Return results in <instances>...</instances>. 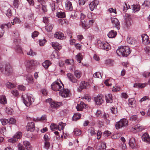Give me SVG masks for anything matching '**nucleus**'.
Returning a JSON list of instances; mask_svg holds the SVG:
<instances>
[{
  "mask_svg": "<svg viewBox=\"0 0 150 150\" xmlns=\"http://www.w3.org/2000/svg\"><path fill=\"white\" fill-rule=\"evenodd\" d=\"M113 61L110 59L107 60L105 62V63L107 65L112 66L113 65Z\"/></svg>",
  "mask_w": 150,
  "mask_h": 150,
  "instance_id": "obj_57",
  "label": "nucleus"
},
{
  "mask_svg": "<svg viewBox=\"0 0 150 150\" xmlns=\"http://www.w3.org/2000/svg\"><path fill=\"white\" fill-rule=\"evenodd\" d=\"M89 85L88 83L85 81H82L80 83L79 88L78 89L79 92H81L82 90L86 88Z\"/></svg>",
  "mask_w": 150,
  "mask_h": 150,
  "instance_id": "obj_15",
  "label": "nucleus"
},
{
  "mask_svg": "<svg viewBox=\"0 0 150 150\" xmlns=\"http://www.w3.org/2000/svg\"><path fill=\"white\" fill-rule=\"evenodd\" d=\"M0 103L2 104L7 103V100L5 96H2L0 97Z\"/></svg>",
  "mask_w": 150,
  "mask_h": 150,
  "instance_id": "obj_37",
  "label": "nucleus"
},
{
  "mask_svg": "<svg viewBox=\"0 0 150 150\" xmlns=\"http://www.w3.org/2000/svg\"><path fill=\"white\" fill-rule=\"evenodd\" d=\"M49 0V1H48V2L50 3V7L52 9V11H54L55 9L54 3L52 1H51L50 0Z\"/></svg>",
  "mask_w": 150,
  "mask_h": 150,
  "instance_id": "obj_32",
  "label": "nucleus"
},
{
  "mask_svg": "<svg viewBox=\"0 0 150 150\" xmlns=\"http://www.w3.org/2000/svg\"><path fill=\"white\" fill-rule=\"evenodd\" d=\"M11 27V24L10 23H8L7 24H2L1 26V29H5L6 28H10Z\"/></svg>",
  "mask_w": 150,
  "mask_h": 150,
  "instance_id": "obj_31",
  "label": "nucleus"
},
{
  "mask_svg": "<svg viewBox=\"0 0 150 150\" xmlns=\"http://www.w3.org/2000/svg\"><path fill=\"white\" fill-rule=\"evenodd\" d=\"M56 16L59 18H63L65 17V14L64 12H57V13Z\"/></svg>",
  "mask_w": 150,
  "mask_h": 150,
  "instance_id": "obj_36",
  "label": "nucleus"
},
{
  "mask_svg": "<svg viewBox=\"0 0 150 150\" xmlns=\"http://www.w3.org/2000/svg\"><path fill=\"white\" fill-rule=\"evenodd\" d=\"M110 110L112 114H115L117 112V110L116 108L115 107H112L110 109Z\"/></svg>",
  "mask_w": 150,
  "mask_h": 150,
  "instance_id": "obj_63",
  "label": "nucleus"
},
{
  "mask_svg": "<svg viewBox=\"0 0 150 150\" xmlns=\"http://www.w3.org/2000/svg\"><path fill=\"white\" fill-rule=\"evenodd\" d=\"M59 94L62 97L65 98L70 96L71 93L70 90L67 89H63L59 91Z\"/></svg>",
  "mask_w": 150,
  "mask_h": 150,
  "instance_id": "obj_10",
  "label": "nucleus"
},
{
  "mask_svg": "<svg viewBox=\"0 0 150 150\" xmlns=\"http://www.w3.org/2000/svg\"><path fill=\"white\" fill-rule=\"evenodd\" d=\"M74 75L77 79H79L81 76V72L78 70H76L74 71Z\"/></svg>",
  "mask_w": 150,
  "mask_h": 150,
  "instance_id": "obj_35",
  "label": "nucleus"
},
{
  "mask_svg": "<svg viewBox=\"0 0 150 150\" xmlns=\"http://www.w3.org/2000/svg\"><path fill=\"white\" fill-rule=\"evenodd\" d=\"M129 146L132 149H135L137 147V144L135 140L133 137L131 138L129 140Z\"/></svg>",
  "mask_w": 150,
  "mask_h": 150,
  "instance_id": "obj_16",
  "label": "nucleus"
},
{
  "mask_svg": "<svg viewBox=\"0 0 150 150\" xmlns=\"http://www.w3.org/2000/svg\"><path fill=\"white\" fill-rule=\"evenodd\" d=\"M67 76L69 80L73 83H76L78 79L76 78L72 74L68 73L67 74Z\"/></svg>",
  "mask_w": 150,
  "mask_h": 150,
  "instance_id": "obj_17",
  "label": "nucleus"
},
{
  "mask_svg": "<svg viewBox=\"0 0 150 150\" xmlns=\"http://www.w3.org/2000/svg\"><path fill=\"white\" fill-rule=\"evenodd\" d=\"M93 77H96L99 78H102V76L101 73L99 72H97L93 74Z\"/></svg>",
  "mask_w": 150,
  "mask_h": 150,
  "instance_id": "obj_40",
  "label": "nucleus"
},
{
  "mask_svg": "<svg viewBox=\"0 0 150 150\" xmlns=\"http://www.w3.org/2000/svg\"><path fill=\"white\" fill-rule=\"evenodd\" d=\"M144 127L141 126H140L139 125H136L133 127H132V130H136L137 131H142L144 129Z\"/></svg>",
  "mask_w": 150,
  "mask_h": 150,
  "instance_id": "obj_23",
  "label": "nucleus"
},
{
  "mask_svg": "<svg viewBox=\"0 0 150 150\" xmlns=\"http://www.w3.org/2000/svg\"><path fill=\"white\" fill-rule=\"evenodd\" d=\"M111 133V132L109 131H105L104 132L103 135L105 137H106L110 136Z\"/></svg>",
  "mask_w": 150,
  "mask_h": 150,
  "instance_id": "obj_60",
  "label": "nucleus"
},
{
  "mask_svg": "<svg viewBox=\"0 0 150 150\" xmlns=\"http://www.w3.org/2000/svg\"><path fill=\"white\" fill-rule=\"evenodd\" d=\"M65 125V123L62 122L59 123V125L57 126V128H58L59 129L61 128L62 129H63Z\"/></svg>",
  "mask_w": 150,
  "mask_h": 150,
  "instance_id": "obj_54",
  "label": "nucleus"
},
{
  "mask_svg": "<svg viewBox=\"0 0 150 150\" xmlns=\"http://www.w3.org/2000/svg\"><path fill=\"white\" fill-rule=\"evenodd\" d=\"M27 129L28 131H33L35 129L34 123L33 122L28 123L27 125Z\"/></svg>",
  "mask_w": 150,
  "mask_h": 150,
  "instance_id": "obj_19",
  "label": "nucleus"
},
{
  "mask_svg": "<svg viewBox=\"0 0 150 150\" xmlns=\"http://www.w3.org/2000/svg\"><path fill=\"white\" fill-rule=\"evenodd\" d=\"M127 43L134 46L136 47L137 45V41L133 38L128 37L127 39Z\"/></svg>",
  "mask_w": 150,
  "mask_h": 150,
  "instance_id": "obj_14",
  "label": "nucleus"
},
{
  "mask_svg": "<svg viewBox=\"0 0 150 150\" xmlns=\"http://www.w3.org/2000/svg\"><path fill=\"white\" fill-rule=\"evenodd\" d=\"M13 111V110L10 108H6V113L9 115H11Z\"/></svg>",
  "mask_w": 150,
  "mask_h": 150,
  "instance_id": "obj_53",
  "label": "nucleus"
},
{
  "mask_svg": "<svg viewBox=\"0 0 150 150\" xmlns=\"http://www.w3.org/2000/svg\"><path fill=\"white\" fill-rule=\"evenodd\" d=\"M6 85L7 88L10 89H11L16 86L15 85L10 82H7L6 84Z\"/></svg>",
  "mask_w": 150,
  "mask_h": 150,
  "instance_id": "obj_38",
  "label": "nucleus"
},
{
  "mask_svg": "<svg viewBox=\"0 0 150 150\" xmlns=\"http://www.w3.org/2000/svg\"><path fill=\"white\" fill-rule=\"evenodd\" d=\"M0 120L3 125H5L8 123V119H1Z\"/></svg>",
  "mask_w": 150,
  "mask_h": 150,
  "instance_id": "obj_47",
  "label": "nucleus"
},
{
  "mask_svg": "<svg viewBox=\"0 0 150 150\" xmlns=\"http://www.w3.org/2000/svg\"><path fill=\"white\" fill-rule=\"evenodd\" d=\"M76 59L78 62L80 63L81 60L82 59V55L81 53H79L76 56Z\"/></svg>",
  "mask_w": 150,
  "mask_h": 150,
  "instance_id": "obj_34",
  "label": "nucleus"
},
{
  "mask_svg": "<svg viewBox=\"0 0 150 150\" xmlns=\"http://www.w3.org/2000/svg\"><path fill=\"white\" fill-rule=\"evenodd\" d=\"M86 105L83 102H81L79 104H78L76 108L78 111L82 110L83 108L86 107Z\"/></svg>",
  "mask_w": 150,
  "mask_h": 150,
  "instance_id": "obj_24",
  "label": "nucleus"
},
{
  "mask_svg": "<svg viewBox=\"0 0 150 150\" xmlns=\"http://www.w3.org/2000/svg\"><path fill=\"white\" fill-rule=\"evenodd\" d=\"M28 55H30L32 56H33L36 55V53L34 52L32 50L30 49L29 52H28L27 53Z\"/></svg>",
  "mask_w": 150,
  "mask_h": 150,
  "instance_id": "obj_56",
  "label": "nucleus"
},
{
  "mask_svg": "<svg viewBox=\"0 0 150 150\" xmlns=\"http://www.w3.org/2000/svg\"><path fill=\"white\" fill-rule=\"evenodd\" d=\"M111 20L113 26L115 27L117 30L119 29L120 25L118 20L116 18L112 17L111 18Z\"/></svg>",
  "mask_w": 150,
  "mask_h": 150,
  "instance_id": "obj_13",
  "label": "nucleus"
},
{
  "mask_svg": "<svg viewBox=\"0 0 150 150\" xmlns=\"http://www.w3.org/2000/svg\"><path fill=\"white\" fill-rule=\"evenodd\" d=\"M15 49L18 53H21L22 52V49L21 47L19 45L16 46L15 48Z\"/></svg>",
  "mask_w": 150,
  "mask_h": 150,
  "instance_id": "obj_46",
  "label": "nucleus"
},
{
  "mask_svg": "<svg viewBox=\"0 0 150 150\" xmlns=\"http://www.w3.org/2000/svg\"><path fill=\"white\" fill-rule=\"evenodd\" d=\"M22 133L21 132H19L13 136V137L11 139L8 140V141L9 142H15L17 141L18 139H20L21 137Z\"/></svg>",
  "mask_w": 150,
  "mask_h": 150,
  "instance_id": "obj_12",
  "label": "nucleus"
},
{
  "mask_svg": "<svg viewBox=\"0 0 150 150\" xmlns=\"http://www.w3.org/2000/svg\"><path fill=\"white\" fill-rule=\"evenodd\" d=\"M133 10L135 12L139 11L140 9V6L138 5H134L132 7Z\"/></svg>",
  "mask_w": 150,
  "mask_h": 150,
  "instance_id": "obj_44",
  "label": "nucleus"
},
{
  "mask_svg": "<svg viewBox=\"0 0 150 150\" xmlns=\"http://www.w3.org/2000/svg\"><path fill=\"white\" fill-rule=\"evenodd\" d=\"M47 102L49 103V105L52 108H58L62 105V102H54L51 99H47Z\"/></svg>",
  "mask_w": 150,
  "mask_h": 150,
  "instance_id": "obj_9",
  "label": "nucleus"
},
{
  "mask_svg": "<svg viewBox=\"0 0 150 150\" xmlns=\"http://www.w3.org/2000/svg\"><path fill=\"white\" fill-rule=\"evenodd\" d=\"M106 147V145L105 143L104 142H102L101 143L99 149L100 150H105V149Z\"/></svg>",
  "mask_w": 150,
  "mask_h": 150,
  "instance_id": "obj_49",
  "label": "nucleus"
},
{
  "mask_svg": "<svg viewBox=\"0 0 150 150\" xmlns=\"http://www.w3.org/2000/svg\"><path fill=\"white\" fill-rule=\"evenodd\" d=\"M65 63L67 64H73L74 62L73 59H67L65 61Z\"/></svg>",
  "mask_w": 150,
  "mask_h": 150,
  "instance_id": "obj_51",
  "label": "nucleus"
},
{
  "mask_svg": "<svg viewBox=\"0 0 150 150\" xmlns=\"http://www.w3.org/2000/svg\"><path fill=\"white\" fill-rule=\"evenodd\" d=\"M52 58H58V54L56 51H53L51 54Z\"/></svg>",
  "mask_w": 150,
  "mask_h": 150,
  "instance_id": "obj_42",
  "label": "nucleus"
},
{
  "mask_svg": "<svg viewBox=\"0 0 150 150\" xmlns=\"http://www.w3.org/2000/svg\"><path fill=\"white\" fill-rule=\"evenodd\" d=\"M13 95L15 96H17L18 95V91L16 90H14L11 91Z\"/></svg>",
  "mask_w": 150,
  "mask_h": 150,
  "instance_id": "obj_62",
  "label": "nucleus"
},
{
  "mask_svg": "<svg viewBox=\"0 0 150 150\" xmlns=\"http://www.w3.org/2000/svg\"><path fill=\"white\" fill-rule=\"evenodd\" d=\"M103 97L102 95H99L96 97L94 98L95 101L97 105H101L102 104L104 100Z\"/></svg>",
  "mask_w": 150,
  "mask_h": 150,
  "instance_id": "obj_11",
  "label": "nucleus"
},
{
  "mask_svg": "<svg viewBox=\"0 0 150 150\" xmlns=\"http://www.w3.org/2000/svg\"><path fill=\"white\" fill-rule=\"evenodd\" d=\"M98 3V2L97 1H94L90 4L89 6L91 11H93L95 8H96Z\"/></svg>",
  "mask_w": 150,
  "mask_h": 150,
  "instance_id": "obj_21",
  "label": "nucleus"
},
{
  "mask_svg": "<svg viewBox=\"0 0 150 150\" xmlns=\"http://www.w3.org/2000/svg\"><path fill=\"white\" fill-rule=\"evenodd\" d=\"M39 62L34 60L28 61L25 63L26 70L28 72H30L33 69V67L38 65Z\"/></svg>",
  "mask_w": 150,
  "mask_h": 150,
  "instance_id": "obj_3",
  "label": "nucleus"
},
{
  "mask_svg": "<svg viewBox=\"0 0 150 150\" xmlns=\"http://www.w3.org/2000/svg\"><path fill=\"white\" fill-rule=\"evenodd\" d=\"M26 78L28 83H32L33 82V78L31 75L28 74L26 75Z\"/></svg>",
  "mask_w": 150,
  "mask_h": 150,
  "instance_id": "obj_33",
  "label": "nucleus"
},
{
  "mask_svg": "<svg viewBox=\"0 0 150 150\" xmlns=\"http://www.w3.org/2000/svg\"><path fill=\"white\" fill-rule=\"evenodd\" d=\"M52 45L54 49L58 50H59L62 48L61 45L57 42H52Z\"/></svg>",
  "mask_w": 150,
  "mask_h": 150,
  "instance_id": "obj_22",
  "label": "nucleus"
},
{
  "mask_svg": "<svg viewBox=\"0 0 150 150\" xmlns=\"http://www.w3.org/2000/svg\"><path fill=\"white\" fill-rule=\"evenodd\" d=\"M0 70L3 73L7 76L11 75L13 73L12 68L9 64H0Z\"/></svg>",
  "mask_w": 150,
  "mask_h": 150,
  "instance_id": "obj_2",
  "label": "nucleus"
},
{
  "mask_svg": "<svg viewBox=\"0 0 150 150\" xmlns=\"http://www.w3.org/2000/svg\"><path fill=\"white\" fill-rule=\"evenodd\" d=\"M128 121L125 119H121L119 121L116 122L115 124L116 129H118L122 128L125 127H127L128 125Z\"/></svg>",
  "mask_w": 150,
  "mask_h": 150,
  "instance_id": "obj_5",
  "label": "nucleus"
},
{
  "mask_svg": "<svg viewBox=\"0 0 150 150\" xmlns=\"http://www.w3.org/2000/svg\"><path fill=\"white\" fill-rule=\"evenodd\" d=\"M18 146L19 150H24L25 149L24 147L20 143L18 144Z\"/></svg>",
  "mask_w": 150,
  "mask_h": 150,
  "instance_id": "obj_64",
  "label": "nucleus"
},
{
  "mask_svg": "<svg viewBox=\"0 0 150 150\" xmlns=\"http://www.w3.org/2000/svg\"><path fill=\"white\" fill-rule=\"evenodd\" d=\"M54 37L55 38L60 40L64 39L66 37L64 34L60 32H57L54 34Z\"/></svg>",
  "mask_w": 150,
  "mask_h": 150,
  "instance_id": "obj_18",
  "label": "nucleus"
},
{
  "mask_svg": "<svg viewBox=\"0 0 150 150\" xmlns=\"http://www.w3.org/2000/svg\"><path fill=\"white\" fill-rule=\"evenodd\" d=\"M53 25L49 23L47 24V31L51 32L53 28Z\"/></svg>",
  "mask_w": 150,
  "mask_h": 150,
  "instance_id": "obj_45",
  "label": "nucleus"
},
{
  "mask_svg": "<svg viewBox=\"0 0 150 150\" xmlns=\"http://www.w3.org/2000/svg\"><path fill=\"white\" fill-rule=\"evenodd\" d=\"M137 119V116L136 115H133L131 116L130 117V119L131 121H136Z\"/></svg>",
  "mask_w": 150,
  "mask_h": 150,
  "instance_id": "obj_61",
  "label": "nucleus"
},
{
  "mask_svg": "<svg viewBox=\"0 0 150 150\" xmlns=\"http://www.w3.org/2000/svg\"><path fill=\"white\" fill-rule=\"evenodd\" d=\"M117 33L115 31L112 30L108 34V36L110 38H113L115 37Z\"/></svg>",
  "mask_w": 150,
  "mask_h": 150,
  "instance_id": "obj_29",
  "label": "nucleus"
},
{
  "mask_svg": "<svg viewBox=\"0 0 150 150\" xmlns=\"http://www.w3.org/2000/svg\"><path fill=\"white\" fill-rule=\"evenodd\" d=\"M8 123L11 124H14L15 123L16 120L13 118H10L8 119Z\"/></svg>",
  "mask_w": 150,
  "mask_h": 150,
  "instance_id": "obj_48",
  "label": "nucleus"
},
{
  "mask_svg": "<svg viewBox=\"0 0 150 150\" xmlns=\"http://www.w3.org/2000/svg\"><path fill=\"white\" fill-rule=\"evenodd\" d=\"M88 133H90L91 136L94 135L96 134L94 129L92 127L90 128L88 130Z\"/></svg>",
  "mask_w": 150,
  "mask_h": 150,
  "instance_id": "obj_43",
  "label": "nucleus"
},
{
  "mask_svg": "<svg viewBox=\"0 0 150 150\" xmlns=\"http://www.w3.org/2000/svg\"><path fill=\"white\" fill-rule=\"evenodd\" d=\"M50 128L51 130L54 131L57 128V125L54 124H51L50 126Z\"/></svg>",
  "mask_w": 150,
  "mask_h": 150,
  "instance_id": "obj_58",
  "label": "nucleus"
},
{
  "mask_svg": "<svg viewBox=\"0 0 150 150\" xmlns=\"http://www.w3.org/2000/svg\"><path fill=\"white\" fill-rule=\"evenodd\" d=\"M116 53L120 56L127 57L131 53L130 48L128 46H120L117 49Z\"/></svg>",
  "mask_w": 150,
  "mask_h": 150,
  "instance_id": "obj_1",
  "label": "nucleus"
},
{
  "mask_svg": "<svg viewBox=\"0 0 150 150\" xmlns=\"http://www.w3.org/2000/svg\"><path fill=\"white\" fill-rule=\"evenodd\" d=\"M19 3L18 0H14L13 3V6L17 8L19 5Z\"/></svg>",
  "mask_w": 150,
  "mask_h": 150,
  "instance_id": "obj_55",
  "label": "nucleus"
},
{
  "mask_svg": "<svg viewBox=\"0 0 150 150\" xmlns=\"http://www.w3.org/2000/svg\"><path fill=\"white\" fill-rule=\"evenodd\" d=\"M65 6L67 10L71 11L73 9L72 4L71 2L67 1L65 2Z\"/></svg>",
  "mask_w": 150,
  "mask_h": 150,
  "instance_id": "obj_25",
  "label": "nucleus"
},
{
  "mask_svg": "<svg viewBox=\"0 0 150 150\" xmlns=\"http://www.w3.org/2000/svg\"><path fill=\"white\" fill-rule=\"evenodd\" d=\"M142 40L143 42L145 43L147 42L148 40V37L147 35H145L144 36L142 35Z\"/></svg>",
  "mask_w": 150,
  "mask_h": 150,
  "instance_id": "obj_39",
  "label": "nucleus"
},
{
  "mask_svg": "<svg viewBox=\"0 0 150 150\" xmlns=\"http://www.w3.org/2000/svg\"><path fill=\"white\" fill-rule=\"evenodd\" d=\"M143 141L148 143H150V137L147 133H145L142 136Z\"/></svg>",
  "mask_w": 150,
  "mask_h": 150,
  "instance_id": "obj_20",
  "label": "nucleus"
},
{
  "mask_svg": "<svg viewBox=\"0 0 150 150\" xmlns=\"http://www.w3.org/2000/svg\"><path fill=\"white\" fill-rule=\"evenodd\" d=\"M120 87L119 86H113L112 89V91H113L117 92L120 91Z\"/></svg>",
  "mask_w": 150,
  "mask_h": 150,
  "instance_id": "obj_52",
  "label": "nucleus"
},
{
  "mask_svg": "<svg viewBox=\"0 0 150 150\" xmlns=\"http://www.w3.org/2000/svg\"><path fill=\"white\" fill-rule=\"evenodd\" d=\"M23 144L25 146L27 150H32V146L30 145V143L29 142L26 141H25L23 142Z\"/></svg>",
  "mask_w": 150,
  "mask_h": 150,
  "instance_id": "obj_27",
  "label": "nucleus"
},
{
  "mask_svg": "<svg viewBox=\"0 0 150 150\" xmlns=\"http://www.w3.org/2000/svg\"><path fill=\"white\" fill-rule=\"evenodd\" d=\"M51 88L55 91H60L63 89L64 86L61 82L60 83L57 81H55L51 85Z\"/></svg>",
  "mask_w": 150,
  "mask_h": 150,
  "instance_id": "obj_4",
  "label": "nucleus"
},
{
  "mask_svg": "<svg viewBox=\"0 0 150 150\" xmlns=\"http://www.w3.org/2000/svg\"><path fill=\"white\" fill-rule=\"evenodd\" d=\"M104 83L107 86H110L112 85V83H110V79H106Z\"/></svg>",
  "mask_w": 150,
  "mask_h": 150,
  "instance_id": "obj_59",
  "label": "nucleus"
},
{
  "mask_svg": "<svg viewBox=\"0 0 150 150\" xmlns=\"http://www.w3.org/2000/svg\"><path fill=\"white\" fill-rule=\"evenodd\" d=\"M136 105V101L134 98L129 99V105L130 107H134Z\"/></svg>",
  "mask_w": 150,
  "mask_h": 150,
  "instance_id": "obj_26",
  "label": "nucleus"
},
{
  "mask_svg": "<svg viewBox=\"0 0 150 150\" xmlns=\"http://www.w3.org/2000/svg\"><path fill=\"white\" fill-rule=\"evenodd\" d=\"M81 116V114L79 113H76L74 114V116L72 117V119L73 120L76 121L79 119Z\"/></svg>",
  "mask_w": 150,
  "mask_h": 150,
  "instance_id": "obj_30",
  "label": "nucleus"
},
{
  "mask_svg": "<svg viewBox=\"0 0 150 150\" xmlns=\"http://www.w3.org/2000/svg\"><path fill=\"white\" fill-rule=\"evenodd\" d=\"M12 8L11 6L8 4H6L5 6H3L2 7V9L3 12L6 13L7 16L8 17H10L12 16L11 11Z\"/></svg>",
  "mask_w": 150,
  "mask_h": 150,
  "instance_id": "obj_8",
  "label": "nucleus"
},
{
  "mask_svg": "<svg viewBox=\"0 0 150 150\" xmlns=\"http://www.w3.org/2000/svg\"><path fill=\"white\" fill-rule=\"evenodd\" d=\"M39 33L37 31H35L32 34V37L34 38H35L37 37L39 35Z\"/></svg>",
  "mask_w": 150,
  "mask_h": 150,
  "instance_id": "obj_50",
  "label": "nucleus"
},
{
  "mask_svg": "<svg viewBox=\"0 0 150 150\" xmlns=\"http://www.w3.org/2000/svg\"><path fill=\"white\" fill-rule=\"evenodd\" d=\"M22 98L24 103L27 106H29L32 104V102H34L33 98L31 96L28 95L22 96Z\"/></svg>",
  "mask_w": 150,
  "mask_h": 150,
  "instance_id": "obj_6",
  "label": "nucleus"
},
{
  "mask_svg": "<svg viewBox=\"0 0 150 150\" xmlns=\"http://www.w3.org/2000/svg\"><path fill=\"white\" fill-rule=\"evenodd\" d=\"M105 98L107 103H111L113 101L112 95L111 94H108L106 95L105 96Z\"/></svg>",
  "mask_w": 150,
  "mask_h": 150,
  "instance_id": "obj_28",
  "label": "nucleus"
},
{
  "mask_svg": "<svg viewBox=\"0 0 150 150\" xmlns=\"http://www.w3.org/2000/svg\"><path fill=\"white\" fill-rule=\"evenodd\" d=\"M97 43L98 47L100 49L108 51L110 48L109 44L107 42H102L100 40H98Z\"/></svg>",
  "mask_w": 150,
  "mask_h": 150,
  "instance_id": "obj_7",
  "label": "nucleus"
},
{
  "mask_svg": "<svg viewBox=\"0 0 150 150\" xmlns=\"http://www.w3.org/2000/svg\"><path fill=\"white\" fill-rule=\"evenodd\" d=\"M74 132V134L76 136H79L81 134V131L77 128L75 129Z\"/></svg>",
  "mask_w": 150,
  "mask_h": 150,
  "instance_id": "obj_41",
  "label": "nucleus"
}]
</instances>
